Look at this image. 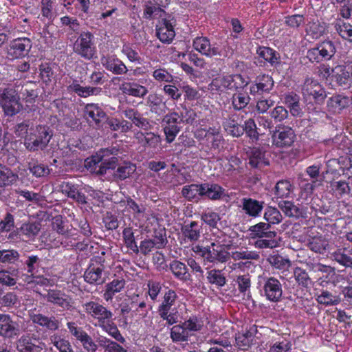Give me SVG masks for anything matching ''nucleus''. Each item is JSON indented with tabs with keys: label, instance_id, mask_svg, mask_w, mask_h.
Listing matches in <instances>:
<instances>
[{
	"label": "nucleus",
	"instance_id": "1",
	"mask_svg": "<svg viewBox=\"0 0 352 352\" xmlns=\"http://www.w3.org/2000/svg\"><path fill=\"white\" fill-rule=\"evenodd\" d=\"M122 153L119 147L111 146L101 148L96 155L91 157L89 164L95 166L94 172L98 175H104L108 170H114L118 164V157Z\"/></svg>",
	"mask_w": 352,
	"mask_h": 352
},
{
	"label": "nucleus",
	"instance_id": "2",
	"mask_svg": "<svg viewBox=\"0 0 352 352\" xmlns=\"http://www.w3.org/2000/svg\"><path fill=\"white\" fill-rule=\"evenodd\" d=\"M226 236L221 233L210 246L200 248L199 252L205 261L209 263H226L230 258V254L224 248L229 249L230 244L226 243Z\"/></svg>",
	"mask_w": 352,
	"mask_h": 352
},
{
	"label": "nucleus",
	"instance_id": "3",
	"mask_svg": "<svg viewBox=\"0 0 352 352\" xmlns=\"http://www.w3.org/2000/svg\"><path fill=\"white\" fill-rule=\"evenodd\" d=\"M53 136V131L47 125H37L25 138L24 145L27 150L35 152L44 150Z\"/></svg>",
	"mask_w": 352,
	"mask_h": 352
},
{
	"label": "nucleus",
	"instance_id": "4",
	"mask_svg": "<svg viewBox=\"0 0 352 352\" xmlns=\"http://www.w3.org/2000/svg\"><path fill=\"white\" fill-rule=\"evenodd\" d=\"M177 298L176 292L173 289H168L164 294L163 300L157 308L159 316L168 325H173L179 322V314L176 308H172Z\"/></svg>",
	"mask_w": 352,
	"mask_h": 352
},
{
	"label": "nucleus",
	"instance_id": "5",
	"mask_svg": "<svg viewBox=\"0 0 352 352\" xmlns=\"http://www.w3.org/2000/svg\"><path fill=\"white\" fill-rule=\"evenodd\" d=\"M0 104L8 116H15L23 108L16 91L12 87L0 89Z\"/></svg>",
	"mask_w": 352,
	"mask_h": 352
},
{
	"label": "nucleus",
	"instance_id": "6",
	"mask_svg": "<svg viewBox=\"0 0 352 352\" xmlns=\"http://www.w3.org/2000/svg\"><path fill=\"white\" fill-rule=\"evenodd\" d=\"M93 38L94 36L91 32H82L74 43V53L86 60L94 58L96 49Z\"/></svg>",
	"mask_w": 352,
	"mask_h": 352
},
{
	"label": "nucleus",
	"instance_id": "7",
	"mask_svg": "<svg viewBox=\"0 0 352 352\" xmlns=\"http://www.w3.org/2000/svg\"><path fill=\"white\" fill-rule=\"evenodd\" d=\"M336 46L331 41L326 40L311 48L307 52V58L311 62L319 63L325 60H330L335 54Z\"/></svg>",
	"mask_w": 352,
	"mask_h": 352
},
{
	"label": "nucleus",
	"instance_id": "8",
	"mask_svg": "<svg viewBox=\"0 0 352 352\" xmlns=\"http://www.w3.org/2000/svg\"><path fill=\"white\" fill-rule=\"evenodd\" d=\"M192 45L197 51L210 58L215 56L227 57L229 56V53L232 54V49H228V51L225 50V53L222 54L221 50L217 46L210 44V40L207 37H197L194 39Z\"/></svg>",
	"mask_w": 352,
	"mask_h": 352
},
{
	"label": "nucleus",
	"instance_id": "9",
	"mask_svg": "<svg viewBox=\"0 0 352 352\" xmlns=\"http://www.w3.org/2000/svg\"><path fill=\"white\" fill-rule=\"evenodd\" d=\"M273 144L276 147L284 148L291 146L294 142L296 135L289 126H277L272 136Z\"/></svg>",
	"mask_w": 352,
	"mask_h": 352
},
{
	"label": "nucleus",
	"instance_id": "10",
	"mask_svg": "<svg viewBox=\"0 0 352 352\" xmlns=\"http://www.w3.org/2000/svg\"><path fill=\"white\" fill-rule=\"evenodd\" d=\"M302 94L305 98H312L316 103H322L326 98V92L322 86L312 78L305 79L302 86Z\"/></svg>",
	"mask_w": 352,
	"mask_h": 352
},
{
	"label": "nucleus",
	"instance_id": "11",
	"mask_svg": "<svg viewBox=\"0 0 352 352\" xmlns=\"http://www.w3.org/2000/svg\"><path fill=\"white\" fill-rule=\"evenodd\" d=\"M95 261L100 263V266H95L91 263L84 273V279L89 284L102 285L105 282V277L103 276L104 259L102 257H96Z\"/></svg>",
	"mask_w": 352,
	"mask_h": 352
},
{
	"label": "nucleus",
	"instance_id": "12",
	"mask_svg": "<svg viewBox=\"0 0 352 352\" xmlns=\"http://www.w3.org/2000/svg\"><path fill=\"white\" fill-rule=\"evenodd\" d=\"M263 291L266 298L271 302H278L283 296L280 282L274 277H264Z\"/></svg>",
	"mask_w": 352,
	"mask_h": 352
},
{
	"label": "nucleus",
	"instance_id": "13",
	"mask_svg": "<svg viewBox=\"0 0 352 352\" xmlns=\"http://www.w3.org/2000/svg\"><path fill=\"white\" fill-rule=\"evenodd\" d=\"M184 121V118H180L177 112H172L166 114L163 122L166 123L164 131L166 135V142L171 143L180 131L178 124Z\"/></svg>",
	"mask_w": 352,
	"mask_h": 352
},
{
	"label": "nucleus",
	"instance_id": "14",
	"mask_svg": "<svg viewBox=\"0 0 352 352\" xmlns=\"http://www.w3.org/2000/svg\"><path fill=\"white\" fill-rule=\"evenodd\" d=\"M85 311L92 317L96 318L99 326L106 323L112 318L113 314L106 307L94 301L87 302L84 305Z\"/></svg>",
	"mask_w": 352,
	"mask_h": 352
},
{
	"label": "nucleus",
	"instance_id": "15",
	"mask_svg": "<svg viewBox=\"0 0 352 352\" xmlns=\"http://www.w3.org/2000/svg\"><path fill=\"white\" fill-rule=\"evenodd\" d=\"M43 298L49 302L61 307L63 310L74 309L72 298L59 290L50 289Z\"/></svg>",
	"mask_w": 352,
	"mask_h": 352
},
{
	"label": "nucleus",
	"instance_id": "16",
	"mask_svg": "<svg viewBox=\"0 0 352 352\" xmlns=\"http://www.w3.org/2000/svg\"><path fill=\"white\" fill-rule=\"evenodd\" d=\"M274 86L273 78L268 74H262L258 76L254 82L250 87V92L252 95H261L269 94Z\"/></svg>",
	"mask_w": 352,
	"mask_h": 352
},
{
	"label": "nucleus",
	"instance_id": "17",
	"mask_svg": "<svg viewBox=\"0 0 352 352\" xmlns=\"http://www.w3.org/2000/svg\"><path fill=\"white\" fill-rule=\"evenodd\" d=\"M122 113L126 119L131 120L132 126L135 125L139 129L145 131L149 130L151 128L150 120L144 117L143 114L138 109L127 107L123 110Z\"/></svg>",
	"mask_w": 352,
	"mask_h": 352
},
{
	"label": "nucleus",
	"instance_id": "18",
	"mask_svg": "<svg viewBox=\"0 0 352 352\" xmlns=\"http://www.w3.org/2000/svg\"><path fill=\"white\" fill-rule=\"evenodd\" d=\"M41 344L34 335H23L17 340L16 349L19 352H42Z\"/></svg>",
	"mask_w": 352,
	"mask_h": 352
},
{
	"label": "nucleus",
	"instance_id": "19",
	"mask_svg": "<svg viewBox=\"0 0 352 352\" xmlns=\"http://www.w3.org/2000/svg\"><path fill=\"white\" fill-rule=\"evenodd\" d=\"M19 324L8 314H0V336L12 338L19 335Z\"/></svg>",
	"mask_w": 352,
	"mask_h": 352
},
{
	"label": "nucleus",
	"instance_id": "20",
	"mask_svg": "<svg viewBox=\"0 0 352 352\" xmlns=\"http://www.w3.org/2000/svg\"><path fill=\"white\" fill-rule=\"evenodd\" d=\"M59 190L69 198L80 204H86V197L78 190V186L69 182H63L59 185Z\"/></svg>",
	"mask_w": 352,
	"mask_h": 352
},
{
	"label": "nucleus",
	"instance_id": "21",
	"mask_svg": "<svg viewBox=\"0 0 352 352\" xmlns=\"http://www.w3.org/2000/svg\"><path fill=\"white\" fill-rule=\"evenodd\" d=\"M166 12L164 8L154 1H147L143 5V18L146 20L165 19Z\"/></svg>",
	"mask_w": 352,
	"mask_h": 352
},
{
	"label": "nucleus",
	"instance_id": "22",
	"mask_svg": "<svg viewBox=\"0 0 352 352\" xmlns=\"http://www.w3.org/2000/svg\"><path fill=\"white\" fill-rule=\"evenodd\" d=\"M32 47L31 41L28 38H19L14 40L9 50V54L18 58L27 55Z\"/></svg>",
	"mask_w": 352,
	"mask_h": 352
},
{
	"label": "nucleus",
	"instance_id": "23",
	"mask_svg": "<svg viewBox=\"0 0 352 352\" xmlns=\"http://www.w3.org/2000/svg\"><path fill=\"white\" fill-rule=\"evenodd\" d=\"M119 89L124 95L141 98L148 92L146 87L134 82H123L120 84Z\"/></svg>",
	"mask_w": 352,
	"mask_h": 352
},
{
	"label": "nucleus",
	"instance_id": "24",
	"mask_svg": "<svg viewBox=\"0 0 352 352\" xmlns=\"http://www.w3.org/2000/svg\"><path fill=\"white\" fill-rule=\"evenodd\" d=\"M30 318L33 323L45 327L50 331H56L60 327V322L54 316L48 317L41 314H31Z\"/></svg>",
	"mask_w": 352,
	"mask_h": 352
},
{
	"label": "nucleus",
	"instance_id": "25",
	"mask_svg": "<svg viewBox=\"0 0 352 352\" xmlns=\"http://www.w3.org/2000/svg\"><path fill=\"white\" fill-rule=\"evenodd\" d=\"M146 105L152 113L158 116L164 114L167 109L166 103L163 102L162 96L157 94H151L148 96Z\"/></svg>",
	"mask_w": 352,
	"mask_h": 352
},
{
	"label": "nucleus",
	"instance_id": "26",
	"mask_svg": "<svg viewBox=\"0 0 352 352\" xmlns=\"http://www.w3.org/2000/svg\"><path fill=\"white\" fill-rule=\"evenodd\" d=\"M85 116L92 120L96 128L100 127L102 120L107 118L106 113L98 104L94 103L85 106Z\"/></svg>",
	"mask_w": 352,
	"mask_h": 352
},
{
	"label": "nucleus",
	"instance_id": "27",
	"mask_svg": "<svg viewBox=\"0 0 352 352\" xmlns=\"http://www.w3.org/2000/svg\"><path fill=\"white\" fill-rule=\"evenodd\" d=\"M117 169L113 173L114 181H123L129 178L136 170L135 164L131 162H123L118 164Z\"/></svg>",
	"mask_w": 352,
	"mask_h": 352
},
{
	"label": "nucleus",
	"instance_id": "28",
	"mask_svg": "<svg viewBox=\"0 0 352 352\" xmlns=\"http://www.w3.org/2000/svg\"><path fill=\"white\" fill-rule=\"evenodd\" d=\"M331 256L339 264L345 267L352 268V248H339L332 253Z\"/></svg>",
	"mask_w": 352,
	"mask_h": 352
},
{
	"label": "nucleus",
	"instance_id": "29",
	"mask_svg": "<svg viewBox=\"0 0 352 352\" xmlns=\"http://www.w3.org/2000/svg\"><path fill=\"white\" fill-rule=\"evenodd\" d=\"M263 202L251 198L242 199V210L246 214L252 217H257L263 209Z\"/></svg>",
	"mask_w": 352,
	"mask_h": 352
},
{
	"label": "nucleus",
	"instance_id": "30",
	"mask_svg": "<svg viewBox=\"0 0 352 352\" xmlns=\"http://www.w3.org/2000/svg\"><path fill=\"white\" fill-rule=\"evenodd\" d=\"M101 61L105 69L114 74L122 75L128 72L126 66L117 58H102Z\"/></svg>",
	"mask_w": 352,
	"mask_h": 352
},
{
	"label": "nucleus",
	"instance_id": "31",
	"mask_svg": "<svg viewBox=\"0 0 352 352\" xmlns=\"http://www.w3.org/2000/svg\"><path fill=\"white\" fill-rule=\"evenodd\" d=\"M52 228L59 234L64 236L65 238H73L76 239L78 234L75 229L69 228L64 225L63 218L60 215L56 216L52 221Z\"/></svg>",
	"mask_w": 352,
	"mask_h": 352
},
{
	"label": "nucleus",
	"instance_id": "32",
	"mask_svg": "<svg viewBox=\"0 0 352 352\" xmlns=\"http://www.w3.org/2000/svg\"><path fill=\"white\" fill-rule=\"evenodd\" d=\"M156 35L162 43H170L173 41L175 33L173 25L165 19L162 25L156 28Z\"/></svg>",
	"mask_w": 352,
	"mask_h": 352
},
{
	"label": "nucleus",
	"instance_id": "33",
	"mask_svg": "<svg viewBox=\"0 0 352 352\" xmlns=\"http://www.w3.org/2000/svg\"><path fill=\"white\" fill-rule=\"evenodd\" d=\"M271 226L267 223H258L250 228L253 237L274 239L276 236L275 231L270 230Z\"/></svg>",
	"mask_w": 352,
	"mask_h": 352
},
{
	"label": "nucleus",
	"instance_id": "34",
	"mask_svg": "<svg viewBox=\"0 0 352 352\" xmlns=\"http://www.w3.org/2000/svg\"><path fill=\"white\" fill-rule=\"evenodd\" d=\"M202 197L212 200L220 199L224 193V189L217 184H202Z\"/></svg>",
	"mask_w": 352,
	"mask_h": 352
},
{
	"label": "nucleus",
	"instance_id": "35",
	"mask_svg": "<svg viewBox=\"0 0 352 352\" xmlns=\"http://www.w3.org/2000/svg\"><path fill=\"white\" fill-rule=\"evenodd\" d=\"M256 333L257 327L256 325H253L245 333H239L235 338L236 344L244 349L250 347L254 341Z\"/></svg>",
	"mask_w": 352,
	"mask_h": 352
},
{
	"label": "nucleus",
	"instance_id": "36",
	"mask_svg": "<svg viewBox=\"0 0 352 352\" xmlns=\"http://www.w3.org/2000/svg\"><path fill=\"white\" fill-rule=\"evenodd\" d=\"M135 138L144 146L156 148L161 142V138L152 132L143 133L139 131L136 133Z\"/></svg>",
	"mask_w": 352,
	"mask_h": 352
},
{
	"label": "nucleus",
	"instance_id": "37",
	"mask_svg": "<svg viewBox=\"0 0 352 352\" xmlns=\"http://www.w3.org/2000/svg\"><path fill=\"white\" fill-rule=\"evenodd\" d=\"M327 26L325 23L317 21H310L307 24L305 29L306 33L313 39H318L326 34Z\"/></svg>",
	"mask_w": 352,
	"mask_h": 352
},
{
	"label": "nucleus",
	"instance_id": "38",
	"mask_svg": "<svg viewBox=\"0 0 352 352\" xmlns=\"http://www.w3.org/2000/svg\"><path fill=\"white\" fill-rule=\"evenodd\" d=\"M126 282L123 278L113 279L105 285L103 297L106 301L112 300L113 296L120 292L125 286Z\"/></svg>",
	"mask_w": 352,
	"mask_h": 352
},
{
	"label": "nucleus",
	"instance_id": "39",
	"mask_svg": "<svg viewBox=\"0 0 352 352\" xmlns=\"http://www.w3.org/2000/svg\"><path fill=\"white\" fill-rule=\"evenodd\" d=\"M202 184L185 186L182 190V194L188 201L197 202L202 197Z\"/></svg>",
	"mask_w": 352,
	"mask_h": 352
},
{
	"label": "nucleus",
	"instance_id": "40",
	"mask_svg": "<svg viewBox=\"0 0 352 352\" xmlns=\"http://www.w3.org/2000/svg\"><path fill=\"white\" fill-rule=\"evenodd\" d=\"M201 227L196 221H191L188 224H185L182 228V232L185 239L191 242L197 241L200 237Z\"/></svg>",
	"mask_w": 352,
	"mask_h": 352
},
{
	"label": "nucleus",
	"instance_id": "41",
	"mask_svg": "<svg viewBox=\"0 0 352 352\" xmlns=\"http://www.w3.org/2000/svg\"><path fill=\"white\" fill-rule=\"evenodd\" d=\"M249 157V164L253 168H261L263 166L268 164L265 159V151L260 148L254 147L251 148Z\"/></svg>",
	"mask_w": 352,
	"mask_h": 352
},
{
	"label": "nucleus",
	"instance_id": "42",
	"mask_svg": "<svg viewBox=\"0 0 352 352\" xmlns=\"http://www.w3.org/2000/svg\"><path fill=\"white\" fill-rule=\"evenodd\" d=\"M284 102L289 109L290 112L294 116H298L302 113V109L300 107V97L294 94L290 93L284 96Z\"/></svg>",
	"mask_w": 352,
	"mask_h": 352
},
{
	"label": "nucleus",
	"instance_id": "43",
	"mask_svg": "<svg viewBox=\"0 0 352 352\" xmlns=\"http://www.w3.org/2000/svg\"><path fill=\"white\" fill-rule=\"evenodd\" d=\"M256 52L259 58H263L265 61L270 63L272 66L279 63V54L270 47H259Z\"/></svg>",
	"mask_w": 352,
	"mask_h": 352
},
{
	"label": "nucleus",
	"instance_id": "44",
	"mask_svg": "<svg viewBox=\"0 0 352 352\" xmlns=\"http://www.w3.org/2000/svg\"><path fill=\"white\" fill-rule=\"evenodd\" d=\"M223 126L227 133L233 137H240L244 133L243 126L239 124L232 117L224 120Z\"/></svg>",
	"mask_w": 352,
	"mask_h": 352
},
{
	"label": "nucleus",
	"instance_id": "45",
	"mask_svg": "<svg viewBox=\"0 0 352 352\" xmlns=\"http://www.w3.org/2000/svg\"><path fill=\"white\" fill-rule=\"evenodd\" d=\"M170 270L177 278L182 280H187L190 278L186 265L179 261H173L170 264Z\"/></svg>",
	"mask_w": 352,
	"mask_h": 352
},
{
	"label": "nucleus",
	"instance_id": "46",
	"mask_svg": "<svg viewBox=\"0 0 352 352\" xmlns=\"http://www.w3.org/2000/svg\"><path fill=\"white\" fill-rule=\"evenodd\" d=\"M349 98L340 95L333 96L327 102L328 107L333 111H339L349 105Z\"/></svg>",
	"mask_w": 352,
	"mask_h": 352
},
{
	"label": "nucleus",
	"instance_id": "47",
	"mask_svg": "<svg viewBox=\"0 0 352 352\" xmlns=\"http://www.w3.org/2000/svg\"><path fill=\"white\" fill-rule=\"evenodd\" d=\"M18 179L17 175L5 166L0 164V187L9 186Z\"/></svg>",
	"mask_w": 352,
	"mask_h": 352
},
{
	"label": "nucleus",
	"instance_id": "48",
	"mask_svg": "<svg viewBox=\"0 0 352 352\" xmlns=\"http://www.w3.org/2000/svg\"><path fill=\"white\" fill-rule=\"evenodd\" d=\"M279 208L289 217L298 218L301 211L294 203L289 201H280L278 204Z\"/></svg>",
	"mask_w": 352,
	"mask_h": 352
},
{
	"label": "nucleus",
	"instance_id": "49",
	"mask_svg": "<svg viewBox=\"0 0 352 352\" xmlns=\"http://www.w3.org/2000/svg\"><path fill=\"white\" fill-rule=\"evenodd\" d=\"M188 332L182 324L173 326L170 329V338L175 342L188 340Z\"/></svg>",
	"mask_w": 352,
	"mask_h": 352
},
{
	"label": "nucleus",
	"instance_id": "50",
	"mask_svg": "<svg viewBox=\"0 0 352 352\" xmlns=\"http://www.w3.org/2000/svg\"><path fill=\"white\" fill-rule=\"evenodd\" d=\"M55 0H41V11L42 16L47 19L49 21H52L56 16V12L54 9Z\"/></svg>",
	"mask_w": 352,
	"mask_h": 352
},
{
	"label": "nucleus",
	"instance_id": "51",
	"mask_svg": "<svg viewBox=\"0 0 352 352\" xmlns=\"http://www.w3.org/2000/svg\"><path fill=\"white\" fill-rule=\"evenodd\" d=\"M33 129V124L30 120L17 123L14 127V132L16 137L23 138L24 141Z\"/></svg>",
	"mask_w": 352,
	"mask_h": 352
},
{
	"label": "nucleus",
	"instance_id": "52",
	"mask_svg": "<svg viewBox=\"0 0 352 352\" xmlns=\"http://www.w3.org/2000/svg\"><path fill=\"white\" fill-rule=\"evenodd\" d=\"M241 74H236L232 76H223L221 79H214L212 80V86H216L217 87V83L220 82L221 86L223 87L226 89H234V82H236L238 80H241Z\"/></svg>",
	"mask_w": 352,
	"mask_h": 352
},
{
	"label": "nucleus",
	"instance_id": "53",
	"mask_svg": "<svg viewBox=\"0 0 352 352\" xmlns=\"http://www.w3.org/2000/svg\"><path fill=\"white\" fill-rule=\"evenodd\" d=\"M206 140L210 142L212 147L214 149L219 148L224 142L223 137L220 133L219 129L215 127L209 128V133Z\"/></svg>",
	"mask_w": 352,
	"mask_h": 352
},
{
	"label": "nucleus",
	"instance_id": "54",
	"mask_svg": "<svg viewBox=\"0 0 352 352\" xmlns=\"http://www.w3.org/2000/svg\"><path fill=\"white\" fill-rule=\"evenodd\" d=\"M123 239L126 246L134 253H139V248L135 241L134 233L131 228H126L122 232Z\"/></svg>",
	"mask_w": 352,
	"mask_h": 352
},
{
	"label": "nucleus",
	"instance_id": "55",
	"mask_svg": "<svg viewBox=\"0 0 352 352\" xmlns=\"http://www.w3.org/2000/svg\"><path fill=\"white\" fill-rule=\"evenodd\" d=\"M207 279L210 284L223 287L226 283V278L221 270H211L208 272Z\"/></svg>",
	"mask_w": 352,
	"mask_h": 352
},
{
	"label": "nucleus",
	"instance_id": "56",
	"mask_svg": "<svg viewBox=\"0 0 352 352\" xmlns=\"http://www.w3.org/2000/svg\"><path fill=\"white\" fill-rule=\"evenodd\" d=\"M264 219L271 226V224H278L281 222L283 217L277 208L269 206L265 209Z\"/></svg>",
	"mask_w": 352,
	"mask_h": 352
},
{
	"label": "nucleus",
	"instance_id": "57",
	"mask_svg": "<svg viewBox=\"0 0 352 352\" xmlns=\"http://www.w3.org/2000/svg\"><path fill=\"white\" fill-rule=\"evenodd\" d=\"M100 327L107 333H108L109 335L113 337L116 340L121 343H124L125 342V339L121 335L117 326L113 322H111V320L102 324Z\"/></svg>",
	"mask_w": 352,
	"mask_h": 352
},
{
	"label": "nucleus",
	"instance_id": "58",
	"mask_svg": "<svg viewBox=\"0 0 352 352\" xmlns=\"http://www.w3.org/2000/svg\"><path fill=\"white\" fill-rule=\"evenodd\" d=\"M338 71L336 76V81L340 86H346L351 82V77L349 72V65L346 66H338L336 67Z\"/></svg>",
	"mask_w": 352,
	"mask_h": 352
},
{
	"label": "nucleus",
	"instance_id": "59",
	"mask_svg": "<svg viewBox=\"0 0 352 352\" xmlns=\"http://www.w3.org/2000/svg\"><path fill=\"white\" fill-rule=\"evenodd\" d=\"M296 280L303 287H308L311 284V280L307 272L301 267H296L294 271Z\"/></svg>",
	"mask_w": 352,
	"mask_h": 352
},
{
	"label": "nucleus",
	"instance_id": "60",
	"mask_svg": "<svg viewBox=\"0 0 352 352\" xmlns=\"http://www.w3.org/2000/svg\"><path fill=\"white\" fill-rule=\"evenodd\" d=\"M328 245V241L322 238H314L307 243V246L311 250L320 254H324Z\"/></svg>",
	"mask_w": 352,
	"mask_h": 352
},
{
	"label": "nucleus",
	"instance_id": "61",
	"mask_svg": "<svg viewBox=\"0 0 352 352\" xmlns=\"http://www.w3.org/2000/svg\"><path fill=\"white\" fill-rule=\"evenodd\" d=\"M292 184L288 180H280L275 186V192L279 197H287L292 192Z\"/></svg>",
	"mask_w": 352,
	"mask_h": 352
},
{
	"label": "nucleus",
	"instance_id": "62",
	"mask_svg": "<svg viewBox=\"0 0 352 352\" xmlns=\"http://www.w3.org/2000/svg\"><path fill=\"white\" fill-rule=\"evenodd\" d=\"M52 342L60 352H74L70 342L60 336H54L51 338Z\"/></svg>",
	"mask_w": 352,
	"mask_h": 352
},
{
	"label": "nucleus",
	"instance_id": "63",
	"mask_svg": "<svg viewBox=\"0 0 352 352\" xmlns=\"http://www.w3.org/2000/svg\"><path fill=\"white\" fill-rule=\"evenodd\" d=\"M250 98L246 94L238 93L232 96V105L234 109L241 110L250 102Z\"/></svg>",
	"mask_w": 352,
	"mask_h": 352
},
{
	"label": "nucleus",
	"instance_id": "64",
	"mask_svg": "<svg viewBox=\"0 0 352 352\" xmlns=\"http://www.w3.org/2000/svg\"><path fill=\"white\" fill-rule=\"evenodd\" d=\"M41 230V224L37 222L23 223L20 228V232L28 237L37 235Z\"/></svg>",
	"mask_w": 352,
	"mask_h": 352
}]
</instances>
